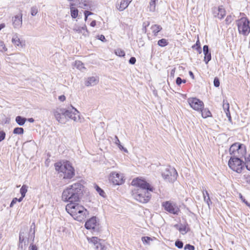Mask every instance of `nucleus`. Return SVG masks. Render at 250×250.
<instances>
[{
  "instance_id": "20",
  "label": "nucleus",
  "mask_w": 250,
  "mask_h": 250,
  "mask_svg": "<svg viewBox=\"0 0 250 250\" xmlns=\"http://www.w3.org/2000/svg\"><path fill=\"white\" fill-rule=\"evenodd\" d=\"M128 4L125 2V0H122L120 3L116 4V7L119 11H123L128 7Z\"/></svg>"
},
{
  "instance_id": "27",
  "label": "nucleus",
  "mask_w": 250,
  "mask_h": 250,
  "mask_svg": "<svg viewBox=\"0 0 250 250\" xmlns=\"http://www.w3.org/2000/svg\"><path fill=\"white\" fill-rule=\"evenodd\" d=\"M151 29L152 30V32L156 36L157 33L162 30V28L160 25L155 24L152 26Z\"/></svg>"
},
{
  "instance_id": "48",
  "label": "nucleus",
  "mask_w": 250,
  "mask_h": 250,
  "mask_svg": "<svg viewBox=\"0 0 250 250\" xmlns=\"http://www.w3.org/2000/svg\"><path fill=\"white\" fill-rule=\"evenodd\" d=\"M97 39L101 40V41L103 42H106L105 38L104 36L103 35H99L97 37Z\"/></svg>"
},
{
  "instance_id": "36",
  "label": "nucleus",
  "mask_w": 250,
  "mask_h": 250,
  "mask_svg": "<svg viewBox=\"0 0 250 250\" xmlns=\"http://www.w3.org/2000/svg\"><path fill=\"white\" fill-rule=\"evenodd\" d=\"M7 50L4 42L0 40V52H4Z\"/></svg>"
},
{
  "instance_id": "39",
  "label": "nucleus",
  "mask_w": 250,
  "mask_h": 250,
  "mask_svg": "<svg viewBox=\"0 0 250 250\" xmlns=\"http://www.w3.org/2000/svg\"><path fill=\"white\" fill-rule=\"evenodd\" d=\"M142 240L144 244H149V241L152 240V239L148 236H145L142 238Z\"/></svg>"
},
{
  "instance_id": "46",
  "label": "nucleus",
  "mask_w": 250,
  "mask_h": 250,
  "mask_svg": "<svg viewBox=\"0 0 250 250\" xmlns=\"http://www.w3.org/2000/svg\"><path fill=\"white\" fill-rule=\"evenodd\" d=\"M203 53H204L205 55L206 54H208L209 53V50H208V45H205L203 46Z\"/></svg>"
},
{
  "instance_id": "23",
  "label": "nucleus",
  "mask_w": 250,
  "mask_h": 250,
  "mask_svg": "<svg viewBox=\"0 0 250 250\" xmlns=\"http://www.w3.org/2000/svg\"><path fill=\"white\" fill-rule=\"evenodd\" d=\"M12 42L15 46L21 47H22L20 38L16 35L12 38Z\"/></svg>"
},
{
  "instance_id": "52",
  "label": "nucleus",
  "mask_w": 250,
  "mask_h": 250,
  "mask_svg": "<svg viewBox=\"0 0 250 250\" xmlns=\"http://www.w3.org/2000/svg\"><path fill=\"white\" fill-rule=\"evenodd\" d=\"M18 202V198H14L13 200L12 201L11 204H10V207H13V206L14 205V204H15L17 202Z\"/></svg>"
},
{
  "instance_id": "34",
  "label": "nucleus",
  "mask_w": 250,
  "mask_h": 250,
  "mask_svg": "<svg viewBox=\"0 0 250 250\" xmlns=\"http://www.w3.org/2000/svg\"><path fill=\"white\" fill-rule=\"evenodd\" d=\"M158 44L160 46L164 47L168 44V42L167 40L162 39L158 41Z\"/></svg>"
},
{
  "instance_id": "17",
  "label": "nucleus",
  "mask_w": 250,
  "mask_h": 250,
  "mask_svg": "<svg viewBox=\"0 0 250 250\" xmlns=\"http://www.w3.org/2000/svg\"><path fill=\"white\" fill-rule=\"evenodd\" d=\"M73 30L78 33L83 34V35L85 37H88L89 35V32L88 31L86 26L85 25H84L83 27L75 25V26H74Z\"/></svg>"
},
{
  "instance_id": "62",
  "label": "nucleus",
  "mask_w": 250,
  "mask_h": 250,
  "mask_svg": "<svg viewBox=\"0 0 250 250\" xmlns=\"http://www.w3.org/2000/svg\"><path fill=\"white\" fill-rule=\"evenodd\" d=\"M90 26L92 27H95L96 25V21L94 20L90 23Z\"/></svg>"
},
{
  "instance_id": "35",
  "label": "nucleus",
  "mask_w": 250,
  "mask_h": 250,
  "mask_svg": "<svg viewBox=\"0 0 250 250\" xmlns=\"http://www.w3.org/2000/svg\"><path fill=\"white\" fill-rule=\"evenodd\" d=\"M24 130L21 127H16L13 130V133L16 134H22Z\"/></svg>"
},
{
  "instance_id": "63",
  "label": "nucleus",
  "mask_w": 250,
  "mask_h": 250,
  "mask_svg": "<svg viewBox=\"0 0 250 250\" xmlns=\"http://www.w3.org/2000/svg\"><path fill=\"white\" fill-rule=\"evenodd\" d=\"M175 72V68H174L173 69H172V70L171 71V73H170L171 75L173 76L174 75Z\"/></svg>"
},
{
  "instance_id": "6",
  "label": "nucleus",
  "mask_w": 250,
  "mask_h": 250,
  "mask_svg": "<svg viewBox=\"0 0 250 250\" xmlns=\"http://www.w3.org/2000/svg\"><path fill=\"white\" fill-rule=\"evenodd\" d=\"M229 152L230 154L233 155V157H240L246 153V146L239 143H235L230 146Z\"/></svg>"
},
{
  "instance_id": "3",
  "label": "nucleus",
  "mask_w": 250,
  "mask_h": 250,
  "mask_svg": "<svg viewBox=\"0 0 250 250\" xmlns=\"http://www.w3.org/2000/svg\"><path fill=\"white\" fill-rule=\"evenodd\" d=\"M65 209L75 220L79 222L84 221L88 214L86 209L76 202L68 204Z\"/></svg>"
},
{
  "instance_id": "43",
  "label": "nucleus",
  "mask_w": 250,
  "mask_h": 250,
  "mask_svg": "<svg viewBox=\"0 0 250 250\" xmlns=\"http://www.w3.org/2000/svg\"><path fill=\"white\" fill-rule=\"evenodd\" d=\"M213 83L214 86L218 87L220 85V81L218 78L215 77L214 79Z\"/></svg>"
},
{
  "instance_id": "56",
  "label": "nucleus",
  "mask_w": 250,
  "mask_h": 250,
  "mask_svg": "<svg viewBox=\"0 0 250 250\" xmlns=\"http://www.w3.org/2000/svg\"><path fill=\"white\" fill-rule=\"evenodd\" d=\"M226 21L229 23L231 21V17L230 16H227L226 19Z\"/></svg>"
},
{
  "instance_id": "21",
  "label": "nucleus",
  "mask_w": 250,
  "mask_h": 250,
  "mask_svg": "<svg viewBox=\"0 0 250 250\" xmlns=\"http://www.w3.org/2000/svg\"><path fill=\"white\" fill-rule=\"evenodd\" d=\"M174 227L179 230L180 233L184 235L187 233L188 231V228L184 225L181 224L180 225H175Z\"/></svg>"
},
{
  "instance_id": "45",
  "label": "nucleus",
  "mask_w": 250,
  "mask_h": 250,
  "mask_svg": "<svg viewBox=\"0 0 250 250\" xmlns=\"http://www.w3.org/2000/svg\"><path fill=\"white\" fill-rule=\"evenodd\" d=\"M239 197L241 199V200L243 202H244L247 206L250 207V204H249L246 200L243 197L242 195L240 193L239 194Z\"/></svg>"
},
{
  "instance_id": "1",
  "label": "nucleus",
  "mask_w": 250,
  "mask_h": 250,
  "mask_svg": "<svg viewBox=\"0 0 250 250\" xmlns=\"http://www.w3.org/2000/svg\"><path fill=\"white\" fill-rule=\"evenodd\" d=\"M71 107L70 109L60 107L54 109L53 113L57 121L62 124L65 123V119H70L75 122L80 121L79 112L72 106Z\"/></svg>"
},
{
  "instance_id": "26",
  "label": "nucleus",
  "mask_w": 250,
  "mask_h": 250,
  "mask_svg": "<svg viewBox=\"0 0 250 250\" xmlns=\"http://www.w3.org/2000/svg\"><path fill=\"white\" fill-rule=\"evenodd\" d=\"M26 120V118L20 116H18L16 118V122L20 125H23L25 124Z\"/></svg>"
},
{
  "instance_id": "61",
  "label": "nucleus",
  "mask_w": 250,
  "mask_h": 250,
  "mask_svg": "<svg viewBox=\"0 0 250 250\" xmlns=\"http://www.w3.org/2000/svg\"><path fill=\"white\" fill-rule=\"evenodd\" d=\"M200 46V42H199V40H198L197 41V42H196V44H195V45H194L192 46V47H193V48H194V47H195V46H197H197Z\"/></svg>"
},
{
  "instance_id": "22",
  "label": "nucleus",
  "mask_w": 250,
  "mask_h": 250,
  "mask_svg": "<svg viewBox=\"0 0 250 250\" xmlns=\"http://www.w3.org/2000/svg\"><path fill=\"white\" fill-rule=\"evenodd\" d=\"M218 18L219 19H223L226 16V10L223 6H220L218 7Z\"/></svg>"
},
{
  "instance_id": "7",
  "label": "nucleus",
  "mask_w": 250,
  "mask_h": 250,
  "mask_svg": "<svg viewBox=\"0 0 250 250\" xmlns=\"http://www.w3.org/2000/svg\"><path fill=\"white\" fill-rule=\"evenodd\" d=\"M133 196L138 202L145 203L149 200L151 194L149 191L145 189H137L136 191L133 193Z\"/></svg>"
},
{
  "instance_id": "28",
  "label": "nucleus",
  "mask_w": 250,
  "mask_h": 250,
  "mask_svg": "<svg viewBox=\"0 0 250 250\" xmlns=\"http://www.w3.org/2000/svg\"><path fill=\"white\" fill-rule=\"evenodd\" d=\"M203 196L204 201L207 203V204L209 206V203H211V202L209 198V194L207 190H206L205 192H203Z\"/></svg>"
},
{
  "instance_id": "57",
  "label": "nucleus",
  "mask_w": 250,
  "mask_h": 250,
  "mask_svg": "<svg viewBox=\"0 0 250 250\" xmlns=\"http://www.w3.org/2000/svg\"><path fill=\"white\" fill-rule=\"evenodd\" d=\"M115 143L117 145H119L120 144V140H119V139H118V138L117 137V136H115Z\"/></svg>"
},
{
  "instance_id": "12",
  "label": "nucleus",
  "mask_w": 250,
  "mask_h": 250,
  "mask_svg": "<svg viewBox=\"0 0 250 250\" xmlns=\"http://www.w3.org/2000/svg\"><path fill=\"white\" fill-rule=\"evenodd\" d=\"M132 185L135 186L139 188L138 189H145L147 191H152L153 189L150 185L148 184L146 181L137 178L132 180Z\"/></svg>"
},
{
  "instance_id": "14",
  "label": "nucleus",
  "mask_w": 250,
  "mask_h": 250,
  "mask_svg": "<svg viewBox=\"0 0 250 250\" xmlns=\"http://www.w3.org/2000/svg\"><path fill=\"white\" fill-rule=\"evenodd\" d=\"M88 240L94 245L96 250H104L105 249L104 242L103 240L100 239L97 237H92Z\"/></svg>"
},
{
  "instance_id": "8",
  "label": "nucleus",
  "mask_w": 250,
  "mask_h": 250,
  "mask_svg": "<svg viewBox=\"0 0 250 250\" xmlns=\"http://www.w3.org/2000/svg\"><path fill=\"white\" fill-rule=\"evenodd\" d=\"M228 165L230 168L238 173H241L244 167V162L239 157H231Z\"/></svg>"
},
{
  "instance_id": "18",
  "label": "nucleus",
  "mask_w": 250,
  "mask_h": 250,
  "mask_svg": "<svg viewBox=\"0 0 250 250\" xmlns=\"http://www.w3.org/2000/svg\"><path fill=\"white\" fill-rule=\"evenodd\" d=\"M97 224L96 217H92L85 222V227L88 229H94Z\"/></svg>"
},
{
  "instance_id": "41",
  "label": "nucleus",
  "mask_w": 250,
  "mask_h": 250,
  "mask_svg": "<svg viewBox=\"0 0 250 250\" xmlns=\"http://www.w3.org/2000/svg\"><path fill=\"white\" fill-rule=\"evenodd\" d=\"M175 245L179 249H181L183 247V243L179 240H177L175 243Z\"/></svg>"
},
{
  "instance_id": "58",
  "label": "nucleus",
  "mask_w": 250,
  "mask_h": 250,
  "mask_svg": "<svg viewBox=\"0 0 250 250\" xmlns=\"http://www.w3.org/2000/svg\"><path fill=\"white\" fill-rule=\"evenodd\" d=\"M84 16H87V17L89 15H92L93 13L89 11H85L84 13Z\"/></svg>"
},
{
  "instance_id": "49",
  "label": "nucleus",
  "mask_w": 250,
  "mask_h": 250,
  "mask_svg": "<svg viewBox=\"0 0 250 250\" xmlns=\"http://www.w3.org/2000/svg\"><path fill=\"white\" fill-rule=\"evenodd\" d=\"M217 10H218V7H214L213 9V14L214 15V16L215 17H217L218 18V11H217Z\"/></svg>"
},
{
  "instance_id": "19",
  "label": "nucleus",
  "mask_w": 250,
  "mask_h": 250,
  "mask_svg": "<svg viewBox=\"0 0 250 250\" xmlns=\"http://www.w3.org/2000/svg\"><path fill=\"white\" fill-rule=\"evenodd\" d=\"M99 80L97 76H92L88 77L85 81V84L87 86H94L98 84Z\"/></svg>"
},
{
  "instance_id": "10",
  "label": "nucleus",
  "mask_w": 250,
  "mask_h": 250,
  "mask_svg": "<svg viewBox=\"0 0 250 250\" xmlns=\"http://www.w3.org/2000/svg\"><path fill=\"white\" fill-rule=\"evenodd\" d=\"M165 210L173 214H178L180 209L177 204L173 201H167L162 203Z\"/></svg>"
},
{
  "instance_id": "42",
  "label": "nucleus",
  "mask_w": 250,
  "mask_h": 250,
  "mask_svg": "<svg viewBox=\"0 0 250 250\" xmlns=\"http://www.w3.org/2000/svg\"><path fill=\"white\" fill-rule=\"evenodd\" d=\"M184 249L188 250H195V247L190 244H187L185 245Z\"/></svg>"
},
{
  "instance_id": "33",
  "label": "nucleus",
  "mask_w": 250,
  "mask_h": 250,
  "mask_svg": "<svg viewBox=\"0 0 250 250\" xmlns=\"http://www.w3.org/2000/svg\"><path fill=\"white\" fill-rule=\"evenodd\" d=\"M79 3L81 5L80 7L82 8L86 9L88 7V0H81Z\"/></svg>"
},
{
  "instance_id": "29",
  "label": "nucleus",
  "mask_w": 250,
  "mask_h": 250,
  "mask_svg": "<svg viewBox=\"0 0 250 250\" xmlns=\"http://www.w3.org/2000/svg\"><path fill=\"white\" fill-rule=\"evenodd\" d=\"M28 190V186L26 185H23L21 189H20V193L21 194V195L22 196V198H24L25 196V194L26 192H27Z\"/></svg>"
},
{
  "instance_id": "25",
  "label": "nucleus",
  "mask_w": 250,
  "mask_h": 250,
  "mask_svg": "<svg viewBox=\"0 0 250 250\" xmlns=\"http://www.w3.org/2000/svg\"><path fill=\"white\" fill-rule=\"evenodd\" d=\"M229 104L226 103L223 104V109L226 114L227 117L229 118V121L231 120L230 114L229 110Z\"/></svg>"
},
{
  "instance_id": "24",
  "label": "nucleus",
  "mask_w": 250,
  "mask_h": 250,
  "mask_svg": "<svg viewBox=\"0 0 250 250\" xmlns=\"http://www.w3.org/2000/svg\"><path fill=\"white\" fill-rule=\"evenodd\" d=\"M199 112H200L201 113L202 116L204 118H206L211 116V112L207 108H204L203 107V109H201Z\"/></svg>"
},
{
  "instance_id": "55",
  "label": "nucleus",
  "mask_w": 250,
  "mask_h": 250,
  "mask_svg": "<svg viewBox=\"0 0 250 250\" xmlns=\"http://www.w3.org/2000/svg\"><path fill=\"white\" fill-rule=\"evenodd\" d=\"M66 98L64 95H61L59 97V100L61 102H63L65 100Z\"/></svg>"
},
{
  "instance_id": "2",
  "label": "nucleus",
  "mask_w": 250,
  "mask_h": 250,
  "mask_svg": "<svg viewBox=\"0 0 250 250\" xmlns=\"http://www.w3.org/2000/svg\"><path fill=\"white\" fill-rule=\"evenodd\" d=\"M83 188V185L80 183H76L69 186L63 191L62 200L69 203L78 202L82 194Z\"/></svg>"
},
{
  "instance_id": "32",
  "label": "nucleus",
  "mask_w": 250,
  "mask_h": 250,
  "mask_svg": "<svg viewBox=\"0 0 250 250\" xmlns=\"http://www.w3.org/2000/svg\"><path fill=\"white\" fill-rule=\"evenodd\" d=\"M115 54L119 57H124L125 55V53L123 50L121 48H117L114 51Z\"/></svg>"
},
{
  "instance_id": "51",
  "label": "nucleus",
  "mask_w": 250,
  "mask_h": 250,
  "mask_svg": "<svg viewBox=\"0 0 250 250\" xmlns=\"http://www.w3.org/2000/svg\"><path fill=\"white\" fill-rule=\"evenodd\" d=\"M136 60L135 57H131L129 60V62L131 64H134L136 62Z\"/></svg>"
},
{
  "instance_id": "31",
  "label": "nucleus",
  "mask_w": 250,
  "mask_h": 250,
  "mask_svg": "<svg viewBox=\"0 0 250 250\" xmlns=\"http://www.w3.org/2000/svg\"><path fill=\"white\" fill-rule=\"evenodd\" d=\"M70 12L71 17L75 19L77 17L78 15V10L75 8L74 7L70 8Z\"/></svg>"
},
{
  "instance_id": "37",
  "label": "nucleus",
  "mask_w": 250,
  "mask_h": 250,
  "mask_svg": "<svg viewBox=\"0 0 250 250\" xmlns=\"http://www.w3.org/2000/svg\"><path fill=\"white\" fill-rule=\"evenodd\" d=\"M96 190H97V191L99 193V194L101 196H102V197H104V196L105 192L99 187L96 186Z\"/></svg>"
},
{
  "instance_id": "47",
  "label": "nucleus",
  "mask_w": 250,
  "mask_h": 250,
  "mask_svg": "<svg viewBox=\"0 0 250 250\" xmlns=\"http://www.w3.org/2000/svg\"><path fill=\"white\" fill-rule=\"evenodd\" d=\"M5 133L3 131H0V142H1L5 139Z\"/></svg>"
},
{
  "instance_id": "40",
  "label": "nucleus",
  "mask_w": 250,
  "mask_h": 250,
  "mask_svg": "<svg viewBox=\"0 0 250 250\" xmlns=\"http://www.w3.org/2000/svg\"><path fill=\"white\" fill-rule=\"evenodd\" d=\"M211 59V56L210 53L208 54H206L204 57V61L206 64L208 63V62L210 61Z\"/></svg>"
},
{
  "instance_id": "60",
  "label": "nucleus",
  "mask_w": 250,
  "mask_h": 250,
  "mask_svg": "<svg viewBox=\"0 0 250 250\" xmlns=\"http://www.w3.org/2000/svg\"><path fill=\"white\" fill-rule=\"evenodd\" d=\"M31 250H38L37 247L34 245H31L30 247Z\"/></svg>"
},
{
  "instance_id": "16",
  "label": "nucleus",
  "mask_w": 250,
  "mask_h": 250,
  "mask_svg": "<svg viewBox=\"0 0 250 250\" xmlns=\"http://www.w3.org/2000/svg\"><path fill=\"white\" fill-rule=\"evenodd\" d=\"M28 244V239H25L24 233L20 232L19 234V247L21 250H25Z\"/></svg>"
},
{
  "instance_id": "4",
  "label": "nucleus",
  "mask_w": 250,
  "mask_h": 250,
  "mask_svg": "<svg viewBox=\"0 0 250 250\" xmlns=\"http://www.w3.org/2000/svg\"><path fill=\"white\" fill-rule=\"evenodd\" d=\"M56 170L63 174L64 179H71L74 174V169L69 162H64L63 164L56 163L55 164Z\"/></svg>"
},
{
  "instance_id": "30",
  "label": "nucleus",
  "mask_w": 250,
  "mask_h": 250,
  "mask_svg": "<svg viewBox=\"0 0 250 250\" xmlns=\"http://www.w3.org/2000/svg\"><path fill=\"white\" fill-rule=\"evenodd\" d=\"M75 67L80 70H82L83 69H85L84 67L83 63L80 61H76L75 62Z\"/></svg>"
},
{
  "instance_id": "44",
  "label": "nucleus",
  "mask_w": 250,
  "mask_h": 250,
  "mask_svg": "<svg viewBox=\"0 0 250 250\" xmlns=\"http://www.w3.org/2000/svg\"><path fill=\"white\" fill-rule=\"evenodd\" d=\"M245 165L247 169L250 171V156L247 158Z\"/></svg>"
},
{
  "instance_id": "38",
  "label": "nucleus",
  "mask_w": 250,
  "mask_h": 250,
  "mask_svg": "<svg viewBox=\"0 0 250 250\" xmlns=\"http://www.w3.org/2000/svg\"><path fill=\"white\" fill-rule=\"evenodd\" d=\"M38 8L36 6H33L31 8V14L34 16L38 13Z\"/></svg>"
},
{
  "instance_id": "50",
  "label": "nucleus",
  "mask_w": 250,
  "mask_h": 250,
  "mask_svg": "<svg viewBox=\"0 0 250 250\" xmlns=\"http://www.w3.org/2000/svg\"><path fill=\"white\" fill-rule=\"evenodd\" d=\"M245 179L246 180V182L250 184V175H245L244 176Z\"/></svg>"
},
{
  "instance_id": "13",
  "label": "nucleus",
  "mask_w": 250,
  "mask_h": 250,
  "mask_svg": "<svg viewBox=\"0 0 250 250\" xmlns=\"http://www.w3.org/2000/svg\"><path fill=\"white\" fill-rule=\"evenodd\" d=\"M109 181L115 185H120L124 182V176L122 174L117 172H112L110 173Z\"/></svg>"
},
{
  "instance_id": "9",
  "label": "nucleus",
  "mask_w": 250,
  "mask_h": 250,
  "mask_svg": "<svg viewBox=\"0 0 250 250\" xmlns=\"http://www.w3.org/2000/svg\"><path fill=\"white\" fill-rule=\"evenodd\" d=\"M162 175L165 180L169 182H173L176 180L178 174L174 167H169L163 171Z\"/></svg>"
},
{
  "instance_id": "64",
  "label": "nucleus",
  "mask_w": 250,
  "mask_h": 250,
  "mask_svg": "<svg viewBox=\"0 0 250 250\" xmlns=\"http://www.w3.org/2000/svg\"><path fill=\"white\" fill-rule=\"evenodd\" d=\"M189 74L190 76L192 78L194 79V75L193 73L191 71L189 72Z\"/></svg>"
},
{
  "instance_id": "5",
  "label": "nucleus",
  "mask_w": 250,
  "mask_h": 250,
  "mask_svg": "<svg viewBox=\"0 0 250 250\" xmlns=\"http://www.w3.org/2000/svg\"><path fill=\"white\" fill-rule=\"evenodd\" d=\"M250 21L246 17H243L236 21L238 32L243 36H247L250 33Z\"/></svg>"
},
{
  "instance_id": "11",
  "label": "nucleus",
  "mask_w": 250,
  "mask_h": 250,
  "mask_svg": "<svg viewBox=\"0 0 250 250\" xmlns=\"http://www.w3.org/2000/svg\"><path fill=\"white\" fill-rule=\"evenodd\" d=\"M188 102L193 109L197 111H200L204 106L203 102L196 98H189Z\"/></svg>"
},
{
  "instance_id": "59",
  "label": "nucleus",
  "mask_w": 250,
  "mask_h": 250,
  "mask_svg": "<svg viewBox=\"0 0 250 250\" xmlns=\"http://www.w3.org/2000/svg\"><path fill=\"white\" fill-rule=\"evenodd\" d=\"M196 50L198 51V52L199 54L201 53V52H202V49H201V47L200 46H198L196 47Z\"/></svg>"
},
{
  "instance_id": "15",
  "label": "nucleus",
  "mask_w": 250,
  "mask_h": 250,
  "mask_svg": "<svg viewBox=\"0 0 250 250\" xmlns=\"http://www.w3.org/2000/svg\"><path fill=\"white\" fill-rule=\"evenodd\" d=\"M22 14L20 13L12 18V24L15 28L19 29L21 27L22 24Z\"/></svg>"
},
{
  "instance_id": "54",
  "label": "nucleus",
  "mask_w": 250,
  "mask_h": 250,
  "mask_svg": "<svg viewBox=\"0 0 250 250\" xmlns=\"http://www.w3.org/2000/svg\"><path fill=\"white\" fill-rule=\"evenodd\" d=\"M118 147H119V148L121 149V150H124L125 152H127V150L126 148L124 147L123 146H122L120 144L118 145Z\"/></svg>"
},
{
  "instance_id": "53",
  "label": "nucleus",
  "mask_w": 250,
  "mask_h": 250,
  "mask_svg": "<svg viewBox=\"0 0 250 250\" xmlns=\"http://www.w3.org/2000/svg\"><path fill=\"white\" fill-rule=\"evenodd\" d=\"M176 84L179 85L182 83V80L180 78L178 77L176 81Z\"/></svg>"
}]
</instances>
